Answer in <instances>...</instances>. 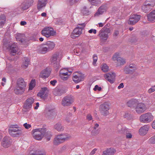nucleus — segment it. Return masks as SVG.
<instances>
[{
  "mask_svg": "<svg viewBox=\"0 0 155 155\" xmlns=\"http://www.w3.org/2000/svg\"><path fill=\"white\" fill-rule=\"evenodd\" d=\"M31 133L34 139L38 140H41L45 137L47 140L49 141L52 136L51 132L50 131H46V129L45 128L34 129L32 130Z\"/></svg>",
  "mask_w": 155,
  "mask_h": 155,
  "instance_id": "obj_1",
  "label": "nucleus"
},
{
  "mask_svg": "<svg viewBox=\"0 0 155 155\" xmlns=\"http://www.w3.org/2000/svg\"><path fill=\"white\" fill-rule=\"evenodd\" d=\"M56 45L53 41H48L43 45L40 49V52L42 54H45L48 52L53 50Z\"/></svg>",
  "mask_w": 155,
  "mask_h": 155,
  "instance_id": "obj_2",
  "label": "nucleus"
},
{
  "mask_svg": "<svg viewBox=\"0 0 155 155\" xmlns=\"http://www.w3.org/2000/svg\"><path fill=\"white\" fill-rule=\"evenodd\" d=\"M62 58V55L59 52H56L52 55L51 59V61L56 69L60 67V61Z\"/></svg>",
  "mask_w": 155,
  "mask_h": 155,
  "instance_id": "obj_3",
  "label": "nucleus"
},
{
  "mask_svg": "<svg viewBox=\"0 0 155 155\" xmlns=\"http://www.w3.org/2000/svg\"><path fill=\"white\" fill-rule=\"evenodd\" d=\"M71 138V135L67 133L58 135L54 138V143L55 144L58 145L69 139Z\"/></svg>",
  "mask_w": 155,
  "mask_h": 155,
  "instance_id": "obj_4",
  "label": "nucleus"
},
{
  "mask_svg": "<svg viewBox=\"0 0 155 155\" xmlns=\"http://www.w3.org/2000/svg\"><path fill=\"white\" fill-rule=\"evenodd\" d=\"M8 130L9 134L14 137L18 136L22 133L21 130L18 128L17 125H10Z\"/></svg>",
  "mask_w": 155,
  "mask_h": 155,
  "instance_id": "obj_5",
  "label": "nucleus"
},
{
  "mask_svg": "<svg viewBox=\"0 0 155 155\" xmlns=\"http://www.w3.org/2000/svg\"><path fill=\"white\" fill-rule=\"evenodd\" d=\"M154 116L150 112L147 113L140 115V121L143 123H148L153 120Z\"/></svg>",
  "mask_w": 155,
  "mask_h": 155,
  "instance_id": "obj_6",
  "label": "nucleus"
},
{
  "mask_svg": "<svg viewBox=\"0 0 155 155\" xmlns=\"http://www.w3.org/2000/svg\"><path fill=\"white\" fill-rule=\"evenodd\" d=\"M72 72V71L70 69L63 68L60 71V76L62 80L66 81L68 79V76L71 74Z\"/></svg>",
  "mask_w": 155,
  "mask_h": 155,
  "instance_id": "obj_7",
  "label": "nucleus"
},
{
  "mask_svg": "<svg viewBox=\"0 0 155 155\" xmlns=\"http://www.w3.org/2000/svg\"><path fill=\"white\" fill-rule=\"evenodd\" d=\"M41 34L42 35L47 38L54 36L56 34V32L51 27L44 28L41 31Z\"/></svg>",
  "mask_w": 155,
  "mask_h": 155,
  "instance_id": "obj_8",
  "label": "nucleus"
},
{
  "mask_svg": "<svg viewBox=\"0 0 155 155\" xmlns=\"http://www.w3.org/2000/svg\"><path fill=\"white\" fill-rule=\"evenodd\" d=\"M155 4V0H147L142 7L143 12L146 13L150 10Z\"/></svg>",
  "mask_w": 155,
  "mask_h": 155,
  "instance_id": "obj_9",
  "label": "nucleus"
},
{
  "mask_svg": "<svg viewBox=\"0 0 155 155\" xmlns=\"http://www.w3.org/2000/svg\"><path fill=\"white\" fill-rule=\"evenodd\" d=\"M85 24H79L73 31L71 35V37L72 38H74L78 37L82 33V30L85 27Z\"/></svg>",
  "mask_w": 155,
  "mask_h": 155,
  "instance_id": "obj_10",
  "label": "nucleus"
},
{
  "mask_svg": "<svg viewBox=\"0 0 155 155\" xmlns=\"http://www.w3.org/2000/svg\"><path fill=\"white\" fill-rule=\"evenodd\" d=\"M109 103L105 102L102 104L100 106V111L101 114L104 116H107L109 114L108 110L110 109Z\"/></svg>",
  "mask_w": 155,
  "mask_h": 155,
  "instance_id": "obj_11",
  "label": "nucleus"
},
{
  "mask_svg": "<svg viewBox=\"0 0 155 155\" xmlns=\"http://www.w3.org/2000/svg\"><path fill=\"white\" fill-rule=\"evenodd\" d=\"M74 101V98L72 96H66L63 98L61 102V104L64 107L68 106L72 104Z\"/></svg>",
  "mask_w": 155,
  "mask_h": 155,
  "instance_id": "obj_12",
  "label": "nucleus"
},
{
  "mask_svg": "<svg viewBox=\"0 0 155 155\" xmlns=\"http://www.w3.org/2000/svg\"><path fill=\"white\" fill-rule=\"evenodd\" d=\"M5 45L9 50L11 54L12 55H14V54H15L18 50L16 45L12 42H9V44H5Z\"/></svg>",
  "mask_w": 155,
  "mask_h": 155,
  "instance_id": "obj_13",
  "label": "nucleus"
},
{
  "mask_svg": "<svg viewBox=\"0 0 155 155\" xmlns=\"http://www.w3.org/2000/svg\"><path fill=\"white\" fill-rule=\"evenodd\" d=\"M110 32V30L109 28H103L99 33V35L100 39L103 41H106L108 37V34Z\"/></svg>",
  "mask_w": 155,
  "mask_h": 155,
  "instance_id": "obj_14",
  "label": "nucleus"
},
{
  "mask_svg": "<svg viewBox=\"0 0 155 155\" xmlns=\"http://www.w3.org/2000/svg\"><path fill=\"white\" fill-rule=\"evenodd\" d=\"M112 59L114 61H117V66H118L123 65L126 63L125 59L120 57L119 54L118 53H115L112 57Z\"/></svg>",
  "mask_w": 155,
  "mask_h": 155,
  "instance_id": "obj_15",
  "label": "nucleus"
},
{
  "mask_svg": "<svg viewBox=\"0 0 155 155\" xmlns=\"http://www.w3.org/2000/svg\"><path fill=\"white\" fill-rule=\"evenodd\" d=\"M147 110L146 105L143 103H137L135 107V110L138 114H141L145 112Z\"/></svg>",
  "mask_w": 155,
  "mask_h": 155,
  "instance_id": "obj_16",
  "label": "nucleus"
},
{
  "mask_svg": "<svg viewBox=\"0 0 155 155\" xmlns=\"http://www.w3.org/2000/svg\"><path fill=\"white\" fill-rule=\"evenodd\" d=\"M140 18V15H133L130 16L128 24L130 25H134L139 21Z\"/></svg>",
  "mask_w": 155,
  "mask_h": 155,
  "instance_id": "obj_17",
  "label": "nucleus"
},
{
  "mask_svg": "<svg viewBox=\"0 0 155 155\" xmlns=\"http://www.w3.org/2000/svg\"><path fill=\"white\" fill-rule=\"evenodd\" d=\"M105 78L111 83L114 82L115 74L113 72H110L107 73L104 75Z\"/></svg>",
  "mask_w": 155,
  "mask_h": 155,
  "instance_id": "obj_18",
  "label": "nucleus"
},
{
  "mask_svg": "<svg viewBox=\"0 0 155 155\" xmlns=\"http://www.w3.org/2000/svg\"><path fill=\"white\" fill-rule=\"evenodd\" d=\"M34 102V99L32 97L27 99L24 105V108L27 111L31 108L32 104Z\"/></svg>",
  "mask_w": 155,
  "mask_h": 155,
  "instance_id": "obj_19",
  "label": "nucleus"
},
{
  "mask_svg": "<svg viewBox=\"0 0 155 155\" xmlns=\"http://www.w3.org/2000/svg\"><path fill=\"white\" fill-rule=\"evenodd\" d=\"M48 91L47 88L44 87L42 88L37 95L38 97L45 99L48 96Z\"/></svg>",
  "mask_w": 155,
  "mask_h": 155,
  "instance_id": "obj_20",
  "label": "nucleus"
},
{
  "mask_svg": "<svg viewBox=\"0 0 155 155\" xmlns=\"http://www.w3.org/2000/svg\"><path fill=\"white\" fill-rule=\"evenodd\" d=\"M108 9L106 5H103L100 6L98 8L97 12L95 14V16H98L105 12Z\"/></svg>",
  "mask_w": 155,
  "mask_h": 155,
  "instance_id": "obj_21",
  "label": "nucleus"
},
{
  "mask_svg": "<svg viewBox=\"0 0 155 155\" xmlns=\"http://www.w3.org/2000/svg\"><path fill=\"white\" fill-rule=\"evenodd\" d=\"M12 141L10 138L8 137H5L2 142V145L4 148H7L11 145Z\"/></svg>",
  "mask_w": 155,
  "mask_h": 155,
  "instance_id": "obj_22",
  "label": "nucleus"
},
{
  "mask_svg": "<svg viewBox=\"0 0 155 155\" xmlns=\"http://www.w3.org/2000/svg\"><path fill=\"white\" fill-rule=\"evenodd\" d=\"M51 70L47 68L43 70L40 74V76L43 78H48L50 74Z\"/></svg>",
  "mask_w": 155,
  "mask_h": 155,
  "instance_id": "obj_23",
  "label": "nucleus"
},
{
  "mask_svg": "<svg viewBox=\"0 0 155 155\" xmlns=\"http://www.w3.org/2000/svg\"><path fill=\"white\" fill-rule=\"evenodd\" d=\"M33 0H26L21 4L22 8L24 10L28 9L33 5Z\"/></svg>",
  "mask_w": 155,
  "mask_h": 155,
  "instance_id": "obj_24",
  "label": "nucleus"
},
{
  "mask_svg": "<svg viewBox=\"0 0 155 155\" xmlns=\"http://www.w3.org/2000/svg\"><path fill=\"white\" fill-rule=\"evenodd\" d=\"M149 129V126L148 125H145L142 127L139 130V133L141 135H146Z\"/></svg>",
  "mask_w": 155,
  "mask_h": 155,
  "instance_id": "obj_25",
  "label": "nucleus"
},
{
  "mask_svg": "<svg viewBox=\"0 0 155 155\" xmlns=\"http://www.w3.org/2000/svg\"><path fill=\"white\" fill-rule=\"evenodd\" d=\"M73 81L75 83H77L82 81L83 79V75L81 74L77 73V74H74L73 77Z\"/></svg>",
  "mask_w": 155,
  "mask_h": 155,
  "instance_id": "obj_26",
  "label": "nucleus"
},
{
  "mask_svg": "<svg viewBox=\"0 0 155 155\" xmlns=\"http://www.w3.org/2000/svg\"><path fill=\"white\" fill-rule=\"evenodd\" d=\"M47 0H38L37 5L38 9L40 11L45 7L47 3Z\"/></svg>",
  "mask_w": 155,
  "mask_h": 155,
  "instance_id": "obj_27",
  "label": "nucleus"
},
{
  "mask_svg": "<svg viewBox=\"0 0 155 155\" xmlns=\"http://www.w3.org/2000/svg\"><path fill=\"white\" fill-rule=\"evenodd\" d=\"M16 86H19L26 88L27 83L25 81L24 79L23 78H20L17 80Z\"/></svg>",
  "mask_w": 155,
  "mask_h": 155,
  "instance_id": "obj_28",
  "label": "nucleus"
},
{
  "mask_svg": "<svg viewBox=\"0 0 155 155\" xmlns=\"http://www.w3.org/2000/svg\"><path fill=\"white\" fill-rule=\"evenodd\" d=\"M25 89L26 88L16 86L14 91L16 94H22L24 92Z\"/></svg>",
  "mask_w": 155,
  "mask_h": 155,
  "instance_id": "obj_29",
  "label": "nucleus"
},
{
  "mask_svg": "<svg viewBox=\"0 0 155 155\" xmlns=\"http://www.w3.org/2000/svg\"><path fill=\"white\" fill-rule=\"evenodd\" d=\"M138 101L135 99H132L129 100L127 103V106L130 107H134L135 105H137Z\"/></svg>",
  "mask_w": 155,
  "mask_h": 155,
  "instance_id": "obj_30",
  "label": "nucleus"
},
{
  "mask_svg": "<svg viewBox=\"0 0 155 155\" xmlns=\"http://www.w3.org/2000/svg\"><path fill=\"white\" fill-rule=\"evenodd\" d=\"M116 152V150L113 148L107 149L103 152V154L105 155H112Z\"/></svg>",
  "mask_w": 155,
  "mask_h": 155,
  "instance_id": "obj_31",
  "label": "nucleus"
},
{
  "mask_svg": "<svg viewBox=\"0 0 155 155\" xmlns=\"http://www.w3.org/2000/svg\"><path fill=\"white\" fill-rule=\"evenodd\" d=\"M22 67L24 69H26L30 63V60L27 58H24L22 59Z\"/></svg>",
  "mask_w": 155,
  "mask_h": 155,
  "instance_id": "obj_32",
  "label": "nucleus"
},
{
  "mask_svg": "<svg viewBox=\"0 0 155 155\" xmlns=\"http://www.w3.org/2000/svg\"><path fill=\"white\" fill-rule=\"evenodd\" d=\"M147 19L150 21H155V11L150 13L147 15Z\"/></svg>",
  "mask_w": 155,
  "mask_h": 155,
  "instance_id": "obj_33",
  "label": "nucleus"
},
{
  "mask_svg": "<svg viewBox=\"0 0 155 155\" xmlns=\"http://www.w3.org/2000/svg\"><path fill=\"white\" fill-rule=\"evenodd\" d=\"M54 128L59 132L63 131L64 130L61 124L60 123H58L54 125Z\"/></svg>",
  "mask_w": 155,
  "mask_h": 155,
  "instance_id": "obj_34",
  "label": "nucleus"
},
{
  "mask_svg": "<svg viewBox=\"0 0 155 155\" xmlns=\"http://www.w3.org/2000/svg\"><path fill=\"white\" fill-rule=\"evenodd\" d=\"M53 93L56 96H61L63 93V91L58 87H56L54 90Z\"/></svg>",
  "mask_w": 155,
  "mask_h": 155,
  "instance_id": "obj_35",
  "label": "nucleus"
},
{
  "mask_svg": "<svg viewBox=\"0 0 155 155\" xmlns=\"http://www.w3.org/2000/svg\"><path fill=\"white\" fill-rule=\"evenodd\" d=\"M6 18L4 15H2L0 17V28H2L6 22Z\"/></svg>",
  "mask_w": 155,
  "mask_h": 155,
  "instance_id": "obj_36",
  "label": "nucleus"
},
{
  "mask_svg": "<svg viewBox=\"0 0 155 155\" xmlns=\"http://www.w3.org/2000/svg\"><path fill=\"white\" fill-rule=\"evenodd\" d=\"M124 72L126 74H132L134 72L128 66H126L124 69Z\"/></svg>",
  "mask_w": 155,
  "mask_h": 155,
  "instance_id": "obj_37",
  "label": "nucleus"
},
{
  "mask_svg": "<svg viewBox=\"0 0 155 155\" xmlns=\"http://www.w3.org/2000/svg\"><path fill=\"white\" fill-rule=\"evenodd\" d=\"M35 79H32L29 85V90H31L35 87Z\"/></svg>",
  "mask_w": 155,
  "mask_h": 155,
  "instance_id": "obj_38",
  "label": "nucleus"
},
{
  "mask_svg": "<svg viewBox=\"0 0 155 155\" xmlns=\"http://www.w3.org/2000/svg\"><path fill=\"white\" fill-rule=\"evenodd\" d=\"M101 70L104 72H107L109 70V67L106 64H103L101 66Z\"/></svg>",
  "mask_w": 155,
  "mask_h": 155,
  "instance_id": "obj_39",
  "label": "nucleus"
},
{
  "mask_svg": "<svg viewBox=\"0 0 155 155\" xmlns=\"http://www.w3.org/2000/svg\"><path fill=\"white\" fill-rule=\"evenodd\" d=\"M24 37V35L23 34H18L17 35L16 37V38L17 40L20 41L21 42H22L23 41V37Z\"/></svg>",
  "mask_w": 155,
  "mask_h": 155,
  "instance_id": "obj_40",
  "label": "nucleus"
},
{
  "mask_svg": "<svg viewBox=\"0 0 155 155\" xmlns=\"http://www.w3.org/2000/svg\"><path fill=\"white\" fill-rule=\"evenodd\" d=\"M55 115V112L54 109L49 110L46 113L47 116H51Z\"/></svg>",
  "mask_w": 155,
  "mask_h": 155,
  "instance_id": "obj_41",
  "label": "nucleus"
},
{
  "mask_svg": "<svg viewBox=\"0 0 155 155\" xmlns=\"http://www.w3.org/2000/svg\"><path fill=\"white\" fill-rule=\"evenodd\" d=\"M99 126V125L98 124L96 123L94 124V130L92 131V133L94 134H97L98 133V131L97 130H96L97 128Z\"/></svg>",
  "mask_w": 155,
  "mask_h": 155,
  "instance_id": "obj_42",
  "label": "nucleus"
},
{
  "mask_svg": "<svg viewBox=\"0 0 155 155\" xmlns=\"http://www.w3.org/2000/svg\"><path fill=\"white\" fill-rule=\"evenodd\" d=\"M81 12L84 15H88L89 12L86 7H84L82 9Z\"/></svg>",
  "mask_w": 155,
  "mask_h": 155,
  "instance_id": "obj_43",
  "label": "nucleus"
},
{
  "mask_svg": "<svg viewBox=\"0 0 155 155\" xmlns=\"http://www.w3.org/2000/svg\"><path fill=\"white\" fill-rule=\"evenodd\" d=\"M93 5H97L101 3L100 0H92L90 2Z\"/></svg>",
  "mask_w": 155,
  "mask_h": 155,
  "instance_id": "obj_44",
  "label": "nucleus"
},
{
  "mask_svg": "<svg viewBox=\"0 0 155 155\" xmlns=\"http://www.w3.org/2000/svg\"><path fill=\"white\" fill-rule=\"evenodd\" d=\"M128 67H129L130 69H131L134 72L136 70L137 68L136 66L135 65L131 64L129 65Z\"/></svg>",
  "mask_w": 155,
  "mask_h": 155,
  "instance_id": "obj_45",
  "label": "nucleus"
},
{
  "mask_svg": "<svg viewBox=\"0 0 155 155\" xmlns=\"http://www.w3.org/2000/svg\"><path fill=\"white\" fill-rule=\"evenodd\" d=\"M24 10V9L22 8V6L21 5L18 7L16 10V12H17L18 13H19L22 12Z\"/></svg>",
  "mask_w": 155,
  "mask_h": 155,
  "instance_id": "obj_46",
  "label": "nucleus"
},
{
  "mask_svg": "<svg viewBox=\"0 0 155 155\" xmlns=\"http://www.w3.org/2000/svg\"><path fill=\"white\" fill-rule=\"evenodd\" d=\"M149 142L151 143L154 144L155 143V137L154 136L149 139Z\"/></svg>",
  "mask_w": 155,
  "mask_h": 155,
  "instance_id": "obj_47",
  "label": "nucleus"
},
{
  "mask_svg": "<svg viewBox=\"0 0 155 155\" xmlns=\"http://www.w3.org/2000/svg\"><path fill=\"white\" fill-rule=\"evenodd\" d=\"M93 64L94 65L95 64L96 62L97 61V56L95 54H94L93 57Z\"/></svg>",
  "mask_w": 155,
  "mask_h": 155,
  "instance_id": "obj_48",
  "label": "nucleus"
},
{
  "mask_svg": "<svg viewBox=\"0 0 155 155\" xmlns=\"http://www.w3.org/2000/svg\"><path fill=\"white\" fill-rule=\"evenodd\" d=\"M124 117L128 120H130L131 118L130 114L128 113H125L124 115Z\"/></svg>",
  "mask_w": 155,
  "mask_h": 155,
  "instance_id": "obj_49",
  "label": "nucleus"
},
{
  "mask_svg": "<svg viewBox=\"0 0 155 155\" xmlns=\"http://www.w3.org/2000/svg\"><path fill=\"white\" fill-rule=\"evenodd\" d=\"M155 87V85L149 89L148 91V92L149 93H151L154 91H155V88H154Z\"/></svg>",
  "mask_w": 155,
  "mask_h": 155,
  "instance_id": "obj_50",
  "label": "nucleus"
},
{
  "mask_svg": "<svg viewBox=\"0 0 155 155\" xmlns=\"http://www.w3.org/2000/svg\"><path fill=\"white\" fill-rule=\"evenodd\" d=\"M23 126L25 127L27 129H29L31 128V126L30 124H28L27 123H25L23 124Z\"/></svg>",
  "mask_w": 155,
  "mask_h": 155,
  "instance_id": "obj_51",
  "label": "nucleus"
},
{
  "mask_svg": "<svg viewBox=\"0 0 155 155\" xmlns=\"http://www.w3.org/2000/svg\"><path fill=\"white\" fill-rule=\"evenodd\" d=\"M101 88L98 86L97 85H96L94 87V90L95 91L98 90V91H101Z\"/></svg>",
  "mask_w": 155,
  "mask_h": 155,
  "instance_id": "obj_52",
  "label": "nucleus"
},
{
  "mask_svg": "<svg viewBox=\"0 0 155 155\" xmlns=\"http://www.w3.org/2000/svg\"><path fill=\"white\" fill-rule=\"evenodd\" d=\"M88 32L90 33H92L93 32L94 34H95L96 33V30L95 29H92L89 30Z\"/></svg>",
  "mask_w": 155,
  "mask_h": 155,
  "instance_id": "obj_53",
  "label": "nucleus"
},
{
  "mask_svg": "<svg viewBox=\"0 0 155 155\" xmlns=\"http://www.w3.org/2000/svg\"><path fill=\"white\" fill-rule=\"evenodd\" d=\"M87 118L88 120H90L92 119V116L90 114H88L87 116Z\"/></svg>",
  "mask_w": 155,
  "mask_h": 155,
  "instance_id": "obj_54",
  "label": "nucleus"
},
{
  "mask_svg": "<svg viewBox=\"0 0 155 155\" xmlns=\"http://www.w3.org/2000/svg\"><path fill=\"white\" fill-rule=\"evenodd\" d=\"M126 137L127 138L130 139L132 137V135L130 133H127L126 135Z\"/></svg>",
  "mask_w": 155,
  "mask_h": 155,
  "instance_id": "obj_55",
  "label": "nucleus"
},
{
  "mask_svg": "<svg viewBox=\"0 0 155 155\" xmlns=\"http://www.w3.org/2000/svg\"><path fill=\"white\" fill-rule=\"evenodd\" d=\"M57 82V81L56 80H54L53 81H51L50 82V83L53 86H54L55 85L56 83Z\"/></svg>",
  "mask_w": 155,
  "mask_h": 155,
  "instance_id": "obj_56",
  "label": "nucleus"
},
{
  "mask_svg": "<svg viewBox=\"0 0 155 155\" xmlns=\"http://www.w3.org/2000/svg\"><path fill=\"white\" fill-rule=\"evenodd\" d=\"M118 34H119L118 31H115L114 33V34H113L114 36V37H116L118 35Z\"/></svg>",
  "mask_w": 155,
  "mask_h": 155,
  "instance_id": "obj_57",
  "label": "nucleus"
},
{
  "mask_svg": "<svg viewBox=\"0 0 155 155\" xmlns=\"http://www.w3.org/2000/svg\"><path fill=\"white\" fill-rule=\"evenodd\" d=\"M124 87V84L123 83H120L118 87V89H120L121 88H123Z\"/></svg>",
  "mask_w": 155,
  "mask_h": 155,
  "instance_id": "obj_58",
  "label": "nucleus"
},
{
  "mask_svg": "<svg viewBox=\"0 0 155 155\" xmlns=\"http://www.w3.org/2000/svg\"><path fill=\"white\" fill-rule=\"evenodd\" d=\"M97 150V149H94L91 151V152L90 153V154L91 155H93L95 153V152Z\"/></svg>",
  "mask_w": 155,
  "mask_h": 155,
  "instance_id": "obj_59",
  "label": "nucleus"
},
{
  "mask_svg": "<svg viewBox=\"0 0 155 155\" xmlns=\"http://www.w3.org/2000/svg\"><path fill=\"white\" fill-rule=\"evenodd\" d=\"M26 22L24 21H22L20 22V25H24L26 24Z\"/></svg>",
  "mask_w": 155,
  "mask_h": 155,
  "instance_id": "obj_60",
  "label": "nucleus"
},
{
  "mask_svg": "<svg viewBox=\"0 0 155 155\" xmlns=\"http://www.w3.org/2000/svg\"><path fill=\"white\" fill-rule=\"evenodd\" d=\"M152 126L153 128L155 129V120L153 121L152 124Z\"/></svg>",
  "mask_w": 155,
  "mask_h": 155,
  "instance_id": "obj_61",
  "label": "nucleus"
},
{
  "mask_svg": "<svg viewBox=\"0 0 155 155\" xmlns=\"http://www.w3.org/2000/svg\"><path fill=\"white\" fill-rule=\"evenodd\" d=\"M36 106L35 107V109H37L39 107V104L38 103H37L36 104Z\"/></svg>",
  "mask_w": 155,
  "mask_h": 155,
  "instance_id": "obj_62",
  "label": "nucleus"
},
{
  "mask_svg": "<svg viewBox=\"0 0 155 155\" xmlns=\"http://www.w3.org/2000/svg\"><path fill=\"white\" fill-rule=\"evenodd\" d=\"M34 155H43V154L41 152H38V153H35Z\"/></svg>",
  "mask_w": 155,
  "mask_h": 155,
  "instance_id": "obj_63",
  "label": "nucleus"
},
{
  "mask_svg": "<svg viewBox=\"0 0 155 155\" xmlns=\"http://www.w3.org/2000/svg\"><path fill=\"white\" fill-rule=\"evenodd\" d=\"M46 15V14L45 12H43L41 14V16L42 17H45Z\"/></svg>",
  "mask_w": 155,
  "mask_h": 155,
  "instance_id": "obj_64",
  "label": "nucleus"
}]
</instances>
